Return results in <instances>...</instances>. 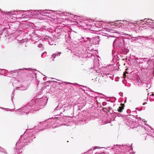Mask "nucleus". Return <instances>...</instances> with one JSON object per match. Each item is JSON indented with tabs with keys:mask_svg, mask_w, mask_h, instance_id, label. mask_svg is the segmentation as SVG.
<instances>
[{
	"mask_svg": "<svg viewBox=\"0 0 154 154\" xmlns=\"http://www.w3.org/2000/svg\"><path fill=\"white\" fill-rule=\"evenodd\" d=\"M47 100L48 99L43 98H40L37 101L34 100H32L24 107L16 110V112H18V114L22 115H26L30 112H32L34 111L39 109V106L45 105Z\"/></svg>",
	"mask_w": 154,
	"mask_h": 154,
	"instance_id": "obj_1",
	"label": "nucleus"
},
{
	"mask_svg": "<svg viewBox=\"0 0 154 154\" xmlns=\"http://www.w3.org/2000/svg\"><path fill=\"white\" fill-rule=\"evenodd\" d=\"M27 133L28 130H26L23 134L21 135L20 138L16 143V147L14 148L15 154H19L22 151L20 150L26 145L25 144L28 142L30 143L32 139L35 138L34 136H33L32 132H30L28 134Z\"/></svg>",
	"mask_w": 154,
	"mask_h": 154,
	"instance_id": "obj_2",
	"label": "nucleus"
},
{
	"mask_svg": "<svg viewBox=\"0 0 154 154\" xmlns=\"http://www.w3.org/2000/svg\"><path fill=\"white\" fill-rule=\"evenodd\" d=\"M113 46L114 48L117 47L120 48L122 51L124 52L125 51V47L124 38L120 37L115 39L113 43Z\"/></svg>",
	"mask_w": 154,
	"mask_h": 154,
	"instance_id": "obj_3",
	"label": "nucleus"
},
{
	"mask_svg": "<svg viewBox=\"0 0 154 154\" xmlns=\"http://www.w3.org/2000/svg\"><path fill=\"white\" fill-rule=\"evenodd\" d=\"M79 45L85 47H88V44L90 42V39L89 37L85 36L82 37L81 38L78 39Z\"/></svg>",
	"mask_w": 154,
	"mask_h": 154,
	"instance_id": "obj_4",
	"label": "nucleus"
},
{
	"mask_svg": "<svg viewBox=\"0 0 154 154\" xmlns=\"http://www.w3.org/2000/svg\"><path fill=\"white\" fill-rule=\"evenodd\" d=\"M30 69V68H23V69H16L15 70H13V71H11L9 72H8V71H6V75H8V76H11L14 75L15 74H14V73H17V71L18 70H23L24 69L25 70H28ZM5 71V70L4 69H0V74L2 75H4V74H5V72L3 73V71Z\"/></svg>",
	"mask_w": 154,
	"mask_h": 154,
	"instance_id": "obj_5",
	"label": "nucleus"
},
{
	"mask_svg": "<svg viewBox=\"0 0 154 154\" xmlns=\"http://www.w3.org/2000/svg\"><path fill=\"white\" fill-rule=\"evenodd\" d=\"M112 149H114V151L117 154H118V152H119V154H125V149L124 146L117 144L115 145Z\"/></svg>",
	"mask_w": 154,
	"mask_h": 154,
	"instance_id": "obj_6",
	"label": "nucleus"
},
{
	"mask_svg": "<svg viewBox=\"0 0 154 154\" xmlns=\"http://www.w3.org/2000/svg\"><path fill=\"white\" fill-rule=\"evenodd\" d=\"M119 21H116L117 23L115 22V23H112L113 24L111 25V28H116L117 27H121L122 28L124 27V24L122 22H119Z\"/></svg>",
	"mask_w": 154,
	"mask_h": 154,
	"instance_id": "obj_7",
	"label": "nucleus"
},
{
	"mask_svg": "<svg viewBox=\"0 0 154 154\" xmlns=\"http://www.w3.org/2000/svg\"><path fill=\"white\" fill-rule=\"evenodd\" d=\"M79 24L84 28H89V26L90 25L89 23L87 22V21L86 20L80 21Z\"/></svg>",
	"mask_w": 154,
	"mask_h": 154,
	"instance_id": "obj_8",
	"label": "nucleus"
},
{
	"mask_svg": "<svg viewBox=\"0 0 154 154\" xmlns=\"http://www.w3.org/2000/svg\"><path fill=\"white\" fill-rule=\"evenodd\" d=\"M97 147H95L91 148V149H89L88 152H85L84 154H88V152L89 153V154H93V152L92 151L94 150ZM94 154H104V152H100L98 151L96 152Z\"/></svg>",
	"mask_w": 154,
	"mask_h": 154,
	"instance_id": "obj_9",
	"label": "nucleus"
},
{
	"mask_svg": "<svg viewBox=\"0 0 154 154\" xmlns=\"http://www.w3.org/2000/svg\"><path fill=\"white\" fill-rule=\"evenodd\" d=\"M51 10H41V15H44L47 16H49V14H51Z\"/></svg>",
	"mask_w": 154,
	"mask_h": 154,
	"instance_id": "obj_10",
	"label": "nucleus"
},
{
	"mask_svg": "<svg viewBox=\"0 0 154 154\" xmlns=\"http://www.w3.org/2000/svg\"><path fill=\"white\" fill-rule=\"evenodd\" d=\"M32 12L33 16H35L36 17H39V16L41 15V10H36L31 11Z\"/></svg>",
	"mask_w": 154,
	"mask_h": 154,
	"instance_id": "obj_11",
	"label": "nucleus"
},
{
	"mask_svg": "<svg viewBox=\"0 0 154 154\" xmlns=\"http://www.w3.org/2000/svg\"><path fill=\"white\" fill-rule=\"evenodd\" d=\"M24 11H18V18H22L25 17V13H24Z\"/></svg>",
	"mask_w": 154,
	"mask_h": 154,
	"instance_id": "obj_12",
	"label": "nucleus"
},
{
	"mask_svg": "<svg viewBox=\"0 0 154 154\" xmlns=\"http://www.w3.org/2000/svg\"><path fill=\"white\" fill-rule=\"evenodd\" d=\"M117 53L115 52L113 50H112V60L113 62H116L117 58Z\"/></svg>",
	"mask_w": 154,
	"mask_h": 154,
	"instance_id": "obj_13",
	"label": "nucleus"
},
{
	"mask_svg": "<svg viewBox=\"0 0 154 154\" xmlns=\"http://www.w3.org/2000/svg\"><path fill=\"white\" fill-rule=\"evenodd\" d=\"M62 110L64 112L65 111L69 110L71 109V106L69 105H63L62 106Z\"/></svg>",
	"mask_w": 154,
	"mask_h": 154,
	"instance_id": "obj_14",
	"label": "nucleus"
},
{
	"mask_svg": "<svg viewBox=\"0 0 154 154\" xmlns=\"http://www.w3.org/2000/svg\"><path fill=\"white\" fill-rule=\"evenodd\" d=\"M64 35L66 42H69L70 39L69 33L65 32Z\"/></svg>",
	"mask_w": 154,
	"mask_h": 154,
	"instance_id": "obj_15",
	"label": "nucleus"
},
{
	"mask_svg": "<svg viewBox=\"0 0 154 154\" xmlns=\"http://www.w3.org/2000/svg\"><path fill=\"white\" fill-rule=\"evenodd\" d=\"M61 54V52H56V53H55L54 54H53L52 55V57H51V58H53V60L54 61V59L56 57H58L59 56H60V55Z\"/></svg>",
	"mask_w": 154,
	"mask_h": 154,
	"instance_id": "obj_16",
	"label": "nucleus"
},
{
	"mask_svg": "<svg viewBox=\"0 0 154 154\" xmlns=\"http://www.w3.org/2000/svg\"><path fill=\"white\" fill-rule=\"evenodd\" d=\"M100 39L99 38V36L95 37L93 39L94 42V44H97L99 43V42Z\"/></svg>",
	"mask_w": 154,
	"mask_h": 154,
	"instance_id": "obj_17",
	"label": "nucleus"
},
{
	"mask_svg": "<svg viewBox=\"0 0 154 154\" xmlns=\"http://www.w3.org/2000/svg\"><path fill=\"white\" fill-rule=\"evenodd\" d=\"M31 11H33V10H28L27 11H25V17L27 16V15H31L32 16V12H31Z\"/></svg>",
	"mask_w": 154,
	"mask_h": 154,
	"instance_id": "obj_18",
	"label": "nucleus"
},
{
	"mask_svg": "<svg viewBox=\"0 0 154 154\" xmlns=\"http://www.w3.org/2000/svg\"><path fill=\"white\" fill-rule=\"evenodd\" d=\"M79 121L81 122L83 124H85L88 122V119L85 117H84L82 119H81Z\"/></svg>",
	"mask_w": 154,
	"mask_h": 154,
	"instance_id": "obj_19",
	"label": "nucleus"
},
{
	"mask_svg": "<svg viewBox=\"0 0 154 154\" xmlns=\"http://www.w3.org/2000/svg\"><path fill=\"white\" fill-rule=\"evenodd\" d=\"M12 15L14 16H15V17L18 18V11H14L12 12Z\"/></svg>",
	"mask_w": 154,
	"mask_h": 154,
	"instance_id": "obj_20",
	"label": "nucleus"
},
{
	"mask_svg": "<svg viewBox=\"0 0 154 154\" xmlns=\"http://www.w3.org/2000/svg\"><path fill=\"white\" fill-rule=\"evenodd\" d=\"M16 88H18L19 90L22 91L26 90L27 88V86L23 87L22 86H21L20 87H17Z\"/></svg>",
	"mask_w": 154,
	"mask_h": 154,
	"instance_id": "obj_21",
	"label": "nucleus"
},
{
	"mask_svg": "<svg viewBox=\"0 0 154 154\" xmlns=\"http://www.w3.org/2000/svg\"><path fill=\"white\" fill-rule=\"evenodd\" d=\"M0 152H2L5 154H7V152L6 150L4 148L0 146Z\"/></svg>",
	"mask_w": 154,
	"mask_h": 154,
	"instance_id": "obj_22",
	"label": "nucleus"
},
{
	"mask_svg": "<svg viewBox=\"0 0 154 154\" xmlns=\"http://www.w3.org/2000/svg\"><path fill=\"white\" fill-rule=\"evenodd\" d=\"M48 42L49 44L50 45H52L55 43L54 41L52 40L50 38L48 40Z\"/></svg>",
	"mask_w": 154,
	"mask_h": 154,
	"instance_id": "obj_23",
	"label": "nucleus"
},
{
	"mask_svg": "<svg viewBox=\"0 0 154 154\" xmlns=\"http://www.w3.org/2000/svg\"><path fill=\"white\" fill-rule=\"evenodd\" d=\"M45 122H40L38 125V127L39 128H41L42 127V125L43 126L45 125Z\"/></svg>",
	"mask_w": 154,
	"mask_h": 154,
	"instance_id": "obj_24",
	"label": "nucleus"
},
{
	"mask_svg": "<svg viewBox=\"0 0 154 154\" xmlns=\"http://www.w3.org/2000/svg\"><path fill=\"white\" fill-rule=\"evenodd\" d=\"M62 106L61 107H59V106H57L54 109V111L55 112L56 111L59 110H62Z\"/></svg>",
	"mask_w": 154,
	"mask_h": 154,
	"instance_id": "obj_25",
	"label": "nucleus"
},
{
	"mask_svg": "<svg viewBox=\"0 0 154 154\" xmlns=\"http://www.w3.org/2000/svg\"><path fill=\"white\" fill-rule=\"evenodd\" d=\"M71 16V17L72 18H73V19L74 20H76V18H77L78 16H75L73 14H70Z\"/></svg>",
	"mask_w": 154,
	"mask_h": 154,
	"instance_id": "obj_26",
	"label": "nucleus"
},
{
	"mask_svg": "<svg viewBox=\"0 0 154 154\" xmlns=\"http://www.w3.org/2000/svg\"><path fill=\"white\" fill-rule=\"evenodd\" d=\"M124 109V107L122 106H120L119 107V108L118 109V111L121 112L122 111V110Z\"/></svg>",
	"mask_w": 154,
	"mask_h": 154,
	"instance_id": "obj_27",
	"label": "nucleus"
},
{
	"mask_svg": "<svg viewBox=\"0 0 154 154\" xmlns=\"http://www.w3.org/2000/svg\"><path fill=\"white\" fill-rule=\"evenodd\" d=\"M4 31V29H2L1 28H0V35L2 34Z\"/></svg>",
	"mask_w": 154,
	"mask_h": 154,
	"instance_id": "obj_28",
	"label": "nucleus"
},
{
	"mask_svg": "<svg viewBox=\"0 0 154 154\" xmlns=\"http://www.w3.org/2000/svg\"><path fill=\"white\" fill-rule=\"evenodd\" d=\"M12 11H11L10 12H9V11L6 12V14L7 15H8L11 16L12 15Z\"/></svg>",
	"mask_w": 154,
	"mask_h": 154,
	"instance_id": "obj_29",
	"label": "nucleus"
},
{
	"mask_svg": "<svg viewBox=\"0 0 154 154\" xmlns=\"http://www.w3.org/2000/svg\"><path fill=\"white\" fill-rule=\"evenodd\" d=\"M55 122V121H54V119H53V122H52L51 123V124H49V123H48V125H47V128H48V126L50 125H51V126H49V128L50 127L51 128V126Z\"/></svg>",
	"mask_w": 154,
	"mask_h": 154,
	"instance_id": "obj_30",
	"label": "nucleus"
},
{
	"mask_svg": "<svg viewBox=\"0 0 154 154\" xmlns=\"http://www.w3.org/2000/svg\"><path fill=\"white\" fill-rule=\"evenodd\" d=\"M14 94H15V93H14V91L12 93V95L11 96V100L13 102V98H14Z\"/></svg>",
	"mask_w": 154,
	"mask_h": 154,
	"instance_id": "obj_31",
	"label": "nucleus"
},
{
	"mask_svg": "<svg viewBox=\"0 0 154 154\" xmlns=\"http://www.w3.org/2000/svg\"><path fill=\"white\" fill-rule=\"evenodd\" d=\"M118 116L119 117H122V118H123L124 117V118H125V116L124 115H122L121 114H118Z\"/></svg>",
	"mask_w": 154,
	"mask_h": 154,
	"instance_id": "obj_32",
	"label": "nucleus"
},
{
	"mask_svg": "<svg viewBox=\"0 0 154 154\" xmlns=\"http://www.w3.org/2000/svg\"><path fill=\"white\" fill-rule=\"evenodd\" d=\"M103 77H108V76H109V77H110V76H109V74H104L103 75Z\"/></svg>",
	"mask_w": 154,
	"mask_h": 154,
	"instance_id": "obj_33",
	"label": "nucleus"
},
{
	"mask_svg": "<svg viewBox=\"0 0 154 154\" xmlns=\"http://www.w3.org/2000/svg\"><path fill=\"white\" fill-rule=\"evenodd\" d=\"M85 87V88H86V90L87 91H89V90H90L91 91L94 92L92 90L90 89V88H87L86 87Z\"/></svg>",
	"mask_w": 154,
	"mask_h": 154,
	"instance_id": "obj_34",
	"label": "nucleus"
},
{
	"mask_svg": "<svg viewBox=\"0 0 154 154\" xmlns=\"http://www.w3.org/2000/svg\"><path fill=\"white\" fill-rule=\"evenodd\" d=\"M65 83H66L67 84H72L73 85H75L77 84V83H71L70 82H66Z\"/></svg>",
	"mask_w": 154,
	"mask_h": 154,
	"instance_id": "obj_35",
	"label": "nucleus"
},
{
	"mask_svg": "<svg viewBox=\"0 0 154 154\" xmlns=\"http://www.w3.org/2000/svg\"><path fill=\"white\" fill-rule=\"evenodd\" d=\"M38 47L39 48H42V44H38Z\"/></svg>",
	"mask_w": 154,
	"mask_h": 154,
	"instance_id": "obj_36",
	"label": "nucleus"
},
{
	"mask_svg": "<svg viewBox=\"0 0 154 154\" xmlns=\"http://www.w3.org/2000/svg\"><path fill=\"white\" fill-rule=\"evenodd\" d=\"M119 94L120 95V96H121V97L123 96V93L122 92H120L119 93Z\"/></svg>",
	"mask_w": 154,
	"mask_h": 154,
	"instance_id": "obj_37",
	"label": "nucleus"
},
{
	"mask_svg": "<svg viewBox=\"0 0 154 154\" xmlns=\"http://www.w3.org/2000/svg\"><path fill=\"white\" fill-rule=\"evenodd\" d=\"M102 104H103V105L104 106L106 105V102H104Z\"/></svg>",
	"mask_w": 154,
	"mask_h": 154,
	"instance_id": "obj_38",
	"label": "nucleus"
},
{
	"mask_svg": "<svg viewBox=\"0 0 154 154\" xmlns=\"http://www.w3.org/2000/svg\"><path fill=\"white\" fill-rule=\"evenodd\" d=\"M58 126H55V125H52V128H56V127H57Z\"/></svg>",
	"mask_w": 154,
	"mask_h": 154,
	"instance_id": "obj_39",
	"label": "nucleus"
},
{
	"mask_svg": "<svg viewBox=\"0 0 154 154\" xmlns=\"http://www.w3.org/2000/svg\"><path fill=\"white\" fill-rule=\"evenodd\" d=\"M123 75L124 78L125 79V72H123Z\"/></svg>",
	"mask_w": 154,
	"mask_h": 154,
	"instance_id": "obj_40",
	"label": "nucleus"
},
{
	"mask_svg": "<svg viewBox=\"0 0 154 154\" xmlns=\"http://www.w3.org/2000/svg\"><path fill=\"white\" fill-rule=\"evenodd\" d=\"M54 82V81H48L47 82V83H50L52 82Z\"/></svg>",
	"mask_w": 154,
	"mask_h": 154,
	"instance_id": "obj_41",
	"label": "nucleus"
},
{
	"mask_svg": "<svg viewBox=\"0 0 154 154\" xmlns=\"http://www.w3.org/2000/svg\"><path fill=\"white\" fill-rule=\"evenodd\" d=\"M67 14H69V13H66V14L65 12H63V15H64L65 16H66V15H67Z\"/></svg>",
	"mask_w": 154,
	"mask_h": 154,
	"instance_id": "obj_42",
	"label": "nucleus"
},
{
	"mask_svg": "<svg viewBox=\"0 0 154 154\" xmlns=\"http://www.w3.org/2000/svg\"><path fill=\"white\" fill-rule=\"evenodd\" d=\"M91 57L93 58V57H94V56L92 54H91Z\"/></svg>",
	"mask_w": 154,
	"mask_h": 154,
	"instance_id": "obj_43",
	"label": "nucleus"
},
{
	"mask_svg": "<svg viewBox=\"0 0 154 154\" xmlns=\"http://www.w3.org/2000/svg\"><path fill=\"white\" fill-rule=\"evenodd\" d=\"M45 53V52H43V53H42V54L41 55V57H43V54Z\"/></svg>",
	"mask_w": 154,
	"mask_h": 154,
	"instance_id": "obj_44",
	"label": "nucleus"
},
{
	"mask_svg": "<svg viewBox=\"0 0 154 154\" xmlns=\"http://www.w3.org/2000/svg\"><path fill=\"white\" fill-rule=\"evenodd\" d=\"M20 43L21 44L23 43V41L20 40Z\"/></svg>",
	"mask_w": 154,
	"mask_h": 154,
	"instance_id": "obj_45",
	"label": "nucleus"
},
{
	"mask_svg": "<svg viewBox=\"0 0 154 154\" xmlns=\"http://www.w3.org/2000/svg\"><path fill=\"white\" fill-rule=\"evenodd\" d=\"M0 108L1 109H5V108H3V107H0Z\"/></svg>",
	"mask_w": 154,
	"mask_h": 154,
	"instance_id": "obj_46",
	"label": "nucleus"
},
{
	"mask_svg": "<svg viewBox=\"0 0 154 154\" xmlns=\"http://www.w3.org/2000/svg\"><path fill=\"white\" fill-rule=\"evenodd\" d=\"M147 103L146 102H145V103H143V105H145Z\"/></svg>",
	"mask_w": 154,
	"mask_h": 154,
	"instance_id": "obj_47",
	"label": "nucleus"
},
{
	"mask_svg": "<svg viewBox=\"0 0 154 154\" xmlns=\"http://www.w3.org/2000/svg\"><path fill=\"white\" fill-rule=\"evenodd\" d=\"M122 83H123V84H125L124 82V80H123L122 81Z\"/></svg>",
	"mask_w": 154,
	"mask_h": 154,
	"instance_id": "obj_48",
	"label": "nucleus"
},
{
	"mask_svg": "<svg viewBox=\"0 0 154 154\" xmlns=\"http://www.w3.org/2000/svg\"><path fill=\"white\" fill-rule=\"evenodd\" d=\"M45 79H46V78L45 77H44V78H43V79L44 80H45Z\"/></svg>",
	"mask_w": 154,
	"mask_h": 154,
	"instance_id": "obj_49",
	"label": "nucleus"
},
{
	"mask_svg": "<svg viewBox=\"0 0 154 154\" xmlns=\"http://www.w3.org/2000/svg\"><path fill=\"white\" fill-rule=\"evenodd\" d=\"M59 84H60V85H61V84H63V83H60Z\"/></svg>",
	"mask_w": 154,
	"mask_h": 154,
	"instance_id": "obj_50",
	"label": "nucleus"
},
{
	"mask_svg": "<svg viewBox=\"0 0 154 154\" xmlns=\"http://www.w3.org/2000/svg\"><path fill=\"white\" fill-rule=\"evenodd\" d=\"M150 20L151 21H152V20ZM149 22H151V21H149Z\"/></svg>",
	"mask_w": 154,
	"mask_h": 154,
	"instance_id": "obj_51",
	"label": "nucleus"
},
{
	"mask_svg": "<svg viewBox=\"0 0 154 154\" xmlns=\"http://www.w3.org/2000/svg\"><path fill=\"white\" fill-rule=\"evenodd\" d=\"M127 70V69H126V70ZM125 73H126V74L127 73V72H126V71Z\"/></svg>",
	"mask_w": 154,
	"mask_h": 154,
	"instance_id": "obj_52",
	"label": "nucleus"
},
{
	"mask_svg": "<svg viewBox=\"0 0 154 154\" xmlns=\"http://www.w3.org/2000/svg\"><path fill=\"white\" fill-rule=\"evenodd\" d=\"M35 76L36 77V74H34Z\"/></svg>",
	"mask_w": 154,
	"mask_h": 154,
	"instance_id": "obj_53",
	"label": "nucleus"
},
{
	"mask_svg": "<svg viewBox=\"0 0 154 154\" xmlns=\"http://www.w3.org/2000/svg\"><path fill=\"white\" fill-rule=\"evenodd\" d=\"M60 114H61V113H62V112H61L60 111Z\"/></svg>",
	"mask_w": 154,
	"mask_h": 154,
	"instance_id": "obj_54",
	"label": "nucleus"
},
{
	"mask_svg": "<svg viewBox=\"0 0 154 154\" xmlns=\"http://www.w3.org/2000/svg\"><path fill=\"white\" fill-rule=\"evenodd\" d=\"M124 103H125V100H124Z\"/></svg>",
	"mask_w": 154,
	"mask_h": 154,
	"instance_id": "obj_55",
	"label": "nucleus"
},
{
	"mask_svg": "<svg viewBox=\"0 0 154 154\" xmlns=\"http://www.w3.org/2000/svg\"><path fill=\"white\" fill-rule=\"evenodd\" d=\"M124 65H125V63H124Z\"/></svg>",
	"mask_w": 154,
	"mask_h": 154,
	"instance_id": "obj_56",
	"label": "nucleus"
},
{
	"mask_svg": "<svg viewBox=\"0 0 154 154\" xmlns=\"http://www.w3.org/2000/svg\"><path fill=\"white\" fill-rule=\"evenodd\" d=\"M123 60H125V59H123Z\"/></svg>",
	"mask_w": 154,
	"mask_h": 154,
	"instance_id": "obj_57",
	"label": "nucleus"
},
{
	"mask_svg": "<svg viewBox=\"0 0 154 154\" xmlns=\"http://www.w3.org/2000/svg\"><path fill=\"white\" fill-rule=\"evenodd\" d=\"M25 46L26 47V45H25Z\"/></svg>",
	"mask_w": 154,
	"mask_h": 154,
	"instance_id": "obj_58",
	"label": "nucleus"
}]
</instances>
